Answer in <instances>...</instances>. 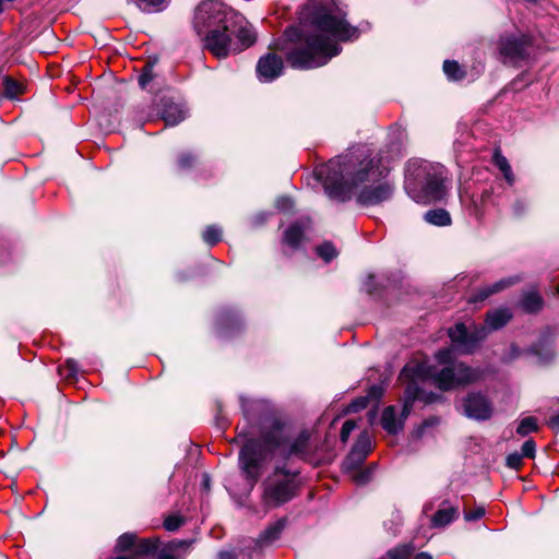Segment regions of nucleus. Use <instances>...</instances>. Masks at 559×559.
Returning a JSON list of instances; mask_svg holds the SVG:
<instances>
[{
	"label": "nucleus",
	"instance_id": "nucleus-11",
	"mask_svg": "<svg viewBox=\"0 0 559 559\" xmlns=\"http://www.w3.org/2000/svg\"><path fill=\"white\" fill-rule=\"evenodd\" d=\"M530 46V36H504L499 41V51L506 60L515 62L526 57Z\"/></svg>",
	"mask_w": 559,
	"mask_h": 559
},
{
	"label": "nucleus",
	"instance_id": "nucleus-34",
	"mask_svg": "<svg viewBox=\"0 0 559 559\" xmlns=\"http://www.w3.org/2000/svg\"><path fill=\"white\" fill-rule=\"evenodd\" d=\"M153 64H145L141 75L139 76V84L142 88L146 87L147 84L153 80Z\"/></svg>",
	"mask_w": 559,
	"mask_h": 559
},
{
	"label": "nucleus",
	"instance_id": "nucleus-28",
	"mask_svg": "<svg viewBox=\"0 0 559 559\" xmlns=\"http://www.w3.org/2000/svg\"><path fill=\"white\" fill-rule=\"evenodd\" d=\"M3 87H4V95L8 98H16L19 95L23 94L25 91V87L22 83L5 76L3 80Z\"/></svg>",
	"mask_w": 559,
	"mask_h": 559
},
{
	"label": "nucleus",
	"instance_id": "nucleus-27",
	"mask_svg": "<svg viewBox=\"0 0 559 559\" xmlns=\"http://www.w3.org/2000/svg\"><path fill=\"white\" fill-rule=\"evenodd\" d=\"M414 546L412 544L399 545L386 551L384 559H409L414 552Z\"/></svg>",
	"mask_w": 559,
	"mask_h": 559
},
{
	"label": "nucleus",
	"instance_id": "nucleus-12",
	"mask_svg": "<svg viewBox=\"0 0 559 559\" xmlns=\"http://www.w3.org/2000/svg\"><path fill=\"white\" fill-rule=\"evenodd\" d=\"M464 414L476 420L489 419L492 415V405L488 399L480 393H469L463 400Z\"/></svg>",
	"mask_w": 559,
	"mask_h": 559
},
{
	"label": "nucleus",
	"instance_id": "nucleus-6",
	"mask_svg": "<svg viewBox=\"0 0 559 559\" xmlns=\"http://www.w3.org/2000/svg\"><path fill=\"white\" fill-rule=\"evenodd\" d=\"M510 319L509 310L498 309L487 314L486 325L474 326L473 331H468L463 323H457L449 330V336L459 350L472 353L477 344L487 337L488 329L498 330Z\"/></svg>",
	"mask_w": 559,
	"mask_h": 559
},
{
	"label": "nucleus",
	"instance_id": "nucleus-20",
	"mask_svg": "<svg viewBox=\"0 0 559 559\" xmlns=\"http://www.w3.org/2000/svg\"><path fill=\"white\" fill-rule=\"evenodd\" d=\"M160 115L167 126H176L185 119L186 111L178 104L165 102Z\"/></svg>",
	"mask_w": 559,
	"mask_h": 559
},
{
	"label": "nucleus",
	"instance_id": "nucleus-29",
	"mask_svg": "<svg viewBox=\"0 0 559 559\" xmlns=\"http://www.w3.org/2000/svg\"><path fill=\"white\" fill-rule=\"evenodd\" d=\"M353 449L359 451L365 457L371 452L372 441L371 437L367 431H364L359 435L357 441L353 445Z\"/></svg>",
	"mask_w": 559,
	"mask_h": 559
},
{
	"label": "nucleus",
	"instance_id": "nucleus-14",
	"mask_svg": "<svg viewBox=\"0 0 559 559\" xmlns=\"http://www.w3.org/2000/svg\"><path fill=\"white\" fill-rule=\"evenodd\" d=\"M366 457L352 448L349 454L345 459L343 466L348 473H352V479L357 484H366L372 474L373 467L359 469Z\"/></svg>",
	"mask_w": 559,
	"mask_h": 559
},
{
	"label": "nucleus",
	"instance_id": "nucleus-40",
	"mask_svg": "<svg viewBox=\"0 0 559 559\" xmlns=\"http://www.w3.org/2000/svg\"><path fill=\"white\" fill-rule=\"evenodd\" d=\"M521 451H522V453H521L522 456L534 457L535 451H536L535 442L532 439L526 440L523 443Z\"/></svg>",
	"mask_w": 559,
	"mask_h": 559
},
{
	"label": "nucleus",
	"instance_id": "nucleus-1",
	"mask_svg": "<svg viewBox=\"0 0 559 559\" xmlns=\"http://www.w3.org/2000/svg\"><path fill=\"white\" fill-rule=\"evenodd\" d=\"M298 27H290L285 37L294 43L287 60L296 69H314L326 64L341 51L338 41L358 36L335 7L333 0H308L298 13Z\"/></svg>",
	"mask_w": 559,
	"mask_h": 559
},
{
	"label": "nucleus",
	"instance_id": "nucleus-21",
	"mask_svg": "<svg viewBox=\"0 0 559 559\" xmlns=\"http://www.w3.org/2000/svg\"><path fill=\"white\" fill-rule=\"evenodd\" d=\"M459 516V510L454 507L439 509L431 519L433 527H444Z\"/></svg>",
	"mask_w": 559,
	"mask_h": 559
},
{
	"label": "nucleus",
	"instance_id": "nucleus-22",
	"mask_svg": "<svg viewBox=\"0 0 559 559\" xmlns=\"http://www.w3.org/2000/svg\"><path fill=\"white\" fill-rule=\"evenodd\" d=\"M284 526V520H280L274 524L270 525L263 533H261L259 539L255 542V545L258 547L270 545L280 537Z\"/></svg>",
	"mask_w": 559,
	"mask_h": 559
},
{
	"label": "nucleus",
	"instance_id": "nucleus-19",
	"mask_svg": "<svg viewBox=\"0 0 559 559\" xmlns=\"http://www.w3.org/2000/svg\"><path fill=\"white\" fill-rule=\"evenodd\" d=\"M309 224V219L292 224L284 233V242L292 248H297L304 239L305 229Z\"/></svg>",
	"mask_w": 559,
	"mask_h": 559
},
{
	"label": "nucleus",
	"instance_id": "nucleus-33",
	"mask_svg": "<svg viewBox=\"0 0 559 559\" xmlns=\"http://www.w3.org/2000/svg\"><path fill=\"white\" fill-rule=\"evenodd\" d=\"M317 253L326 262L336 257V250L330 242H325L317 248Z\"/></svg>",
	"mask_w": 559,
	"mask_h": 559
},
{
	"label": "nucleus",
	"instance_id": "nucleus-10",
	"mask_svg": "<svg viewBox=\"0 0 559 559\" xmlns=\"http://www.w3.org/2000/svg\"><path fill=\"white\" fill-rule=\"evenodd\" d=\"M223 28L222 24L209 29L204 33V47L215 57L222 59L226 58L231 52H238V47L234 45V34L236 29Z\"/></svg>",
	"mask_w": 559,
	"mask_h": 559
},
{
	"label": "nucleus",
	"instance_id": "nucleus-39",
	"mask_svg": "<svg viewBox=\"0 0 559 559\" xmlns=\"http://www.w3.org/2000/svg\"><path fill=\"white\" fill-rule=\"evenodd\" d=\"M356 428V421L355 420H346L343 424L342 430H341V440L343 442H347L350 433Z\"/></svg>",
	"mask_w": 559,
	"mask_h": 559
},
{
	"label": "nucleus",
	"instance_id": "nucleus-16",
	"mask_svg": "<svg viewBox=\"0 0 559 559\" xmlns=\"http://www.w3.org/2000/svg\"><path fill=\"white\" fill-rule=\"evenodd\" d=\"M233 28L236 29L234 34V45L238 47V51H241L255 41V36L241 15L235 13V20L233 19Z\"/></svg>",
	"mask_w": 559,
	"mask_h": 559
},
{
	"label": "nucleus",
	"instance_id": "nucleus-32",
	"mask_svg": "<svg viewBox=\"0 0 559 559\" xmlns=\"http://www.w3.org/2000/svg\"><path fill=\"white\" fill-rule=\"evenodd\" d=\"M222 229L216 226H209L203 233V240L213 246L221 240Z\"/></svg>",
	"mask_w": 559,
	"mask_h": 559
},
{
	"label": "nucleus",
	"instance_id": "nucleus-44",
	"mask_svg": "<svg viewBox=\"0 0 559 559\" xmlns=\"http://www.w3.org/2000/svg\"><path fill=\"white\" fill-rule=\"evenodd\" d=\"M436 358L440 364H448L452 359V349L451 348H444L439 350L436 354Z\"/></svg>",
	"mask_w": 559,
	"mask_h": 559
},
{
	"label": "nucleus",
	"instance_id": "nucleus-15",
	"mask_svg": "<svg viewBox=\"0 0 559 559\" xmlns=\"http://www.w3.org/2000/svg\"><path fill=\"white\" fill-rule=\"evenodd\" d=\"M283 60L274 53H267L260 58L257 64V72L260 81L271 82L283 72Z\"/></svg>",
	"mask_w": 559,
	"mask_h": 559
},
{
	"label": "nucleus",
	"instance_id": "nucleus-25",
	"mask_svg": "<svg viewBox=\"0 0 559 559\" xmlns=\"http://www.w3.org/2000/svg\"><path fill=\"white\" fill-rule=\"evenodd\" d=\"M134 3L142 12L155 13L166 8V0H129Z\"/></svg>",
	"mask_w": 559,
	"mask_h": 559
},
{
	"label": "nucleus",
	"instance_id": "nucleus-7",
	"mask_svg": "<svg viewBox=\"0 0 559 559\" xmlns=\"http://www.w3.org/2000/svg\"><path fill=\"white\" fill-rule=\"evenodd\" d=\"M235 12L218 0H205L201 2L194 12L193 26L199 35L222 24L223 28L233 25Z\"/></svg>",
	"mask_w": 559,
	"mask_h": 559
},
{
	"label": "nucleus",
	"instance_id": "nucleus-17",
	"mask_svg": "<svg viewBox=\"0 0 559 559\" xmlns=\"http://www.w3.org/2000/svg\"><path fill=\"white\" fill-rule=\"evenodd\" d=\"M518 282H520L519 276H511V277L502 278L491 285L484 286L477 290V293L473 297V301H475V302L483 301L486 298H488L489 296L497 294L501 290H504L508 287L516 284Z\"/></svg>",
	"mask_w": 559,
	"mask_h": 559
},
{
	"label": "nucleus",
	"instance_id": "nucleus-3",
	"mask_svg": "<svg viewBox=\"0 0 559 559\" xmlns=\"http://www.w3.org/2000/svg\"><path fill=\"white\" fill-rule=\"evenodd\" d=\"M386 174L380 160L354 154L331 159L316 170L330 199L344 202L356 197L364 206L378 205L392 197L393 187L384 180Z\"/></svg>",
	"mask_w": 559,
	"mask_h": 559
},
{
	"label": "nucleus",
	"instance_id": "nucleus-47",
	"mask_svg": "<svg viewBox=\"0 0 559 559\" xmlns=\"http://www.w3.org/2000/svg\"><path fill=\"white\" fill-rule=\"evenodd\" d=\"M503 176H504V179L507 180V182L511 186L514 183V176L512 174V169L511 167L509 168L508 173H502Z\"/></svg>",
	"mask_w": 559,
	"mask_h": 559
},
{
	"label": "nucleus",
	"instance_id": "nucleus-46",
	"mask_svg": "<svg viewBox=\"0 0 559 559\" xmlns=\"http://www.w3.org/2000/svg\"><path fill=\"white\" fill-rule=\"evenodd\" d=\"M66 366L69 369V376H74L76 373L78 369L74 360H68Z\"/></svg>",
	"mask_w": 559,
	"mask_h": 559
},
{
	"label": "nucleus",
	"instance_id": "nucleus-51",
	"mask_svg": "<svg viewBox=\"0 0 559 559\" xmlns=\"http://www.w3.org/2000/svg\"><path fill=\"white\" fill-rule=\"evenodd\" d=\"M209 486H210V485H209V478H207V477H205V478H204V487H205V488H209Z\"/></svg>",
	"mask_w": 559,
	"mask_h": 559
},
{
	"label": "nucleus",
	"instance_id": "nucleus-26",
	"mask_svg": "<svg viewBox=\"0 0 559 559\" xmlns=\"http://www.w3.org/2000/svg\"><path fill=\"white\" fill-rule=\"evenodd\" d=\"M521 305L526 312L533 313L543 308V299L537 293L531 292L523 296Z\"/></svg>",
	"mask_w": 559,
	"mask_h": 559
},
{
	"label": "nucleus",
	"instance_id": "nucleus-41",
	"mask_svg": "<svg viewBox=\"0 0 559 559\" xmlns=\"http://www.w3.org/2000/svg\"><path fill=\"white\" fill-rule=\"evenodd\" d=\"M293 206H294L293 200L288 197L278 198L276 201V207L280 211L288 212L293 209Z\"/></svg>",
	"mask_w": 559,
	"mask_h": 559
},
{
	"label": "nucleus",
	"instance_id": "nucleus-42",
	"mask_svg": "<svg viewBox=\"0 0 559 559\" xmlns=\"http://www.w3.org/2000/svg\"><path fill=\"white\" fill-rule=\"evenodd\" d=\"M195 157L189 153H183L179 156L178 165L180 168L186 169L193 165Z\"/></svg>",
	"mask_w": 559,
	"mask_h": 559
},
{
	"label": "nucleus",
	"instance_id": "nucleus-52",
	"mask_svg": "<svg viewBox=\"0 0 559 559\" xmlns=\"http://www.w3.org/2000/svg\"><path fill=\"white\" fill-rule=\"evenodd\" d=\"M557 293L559 294V286L557 287Z\"/></svg>",
	"mask_w": 559,
	"mask_h": 559
},
{
	"label": "nucleus",
	"instance_id": "nucleus-38",
	"mask_svg": "<svg viewBox=\"0 0 559 559\" xmlns=\"http://www.w3.org/2000/svg\"><path fill=\"white\" fill-rule=\"evenodd\" d=\"M493 160H495V164L496 166L502 171V173H508L509 168L511 167L508 159L500 153V152H495V155H493Z\"/></svg>",
	"mask_w": 559,
	"mask_h": 559
},
{
	"label": "nucleus",
	"instance_id": "nucleus-4",
	"mask_svg": "<svg viewBox=\"0 0 559 559\" xmlns=\"http://www.w3.org/2000/svg\"><path fill=\"white\" fill-rule=\"evenodd\" d=\"M405 190L417 203L441 200L444 195L443 167L421 159H411L405 170Z\"/></svg>",
	"mask_w": 559,
	"mask_h": 559
},
{
	"label": "nucleus",
	"instance_id": "nucleus-43",
	"mask_svg": "<svg viewBox=\"0 0 559 559\" xmlns=\"http://www.w3.org/2000/svg\"><path fill=\"white\" fill-rule=\"evenodd\" d=\"M522 455L519 453H511L507 456V465L511 468L518 469L522 465Z\"/></svg>",
	"mask_w": 559,
	"mask_h": 559
},
{
	"label": "nucleus",
	"instance_id": "nucleus-9",
	"mask_svg": "<svg viewBox=\"0 0 559 559\" xmlns=\"http://www.w3.org/2000/svg\"><path fill=\"white\" fill-rule=\"evenodd\" d=\"M436 399V395L424 392L415 381H411L404 392V404L402 411V418H397L394 406H388L384 408L381 417V425L385 431L391 435L397 433L403 428V419H405L413 407L415 401H423L425 403H431Z\"/></svg>",
	"mask_w": 559,
	"mask_h": 559
},
{
	"label": "nucleus",
	"instance_id": "nucleus-5",
	"mask_svg": "<svg viewBox=\"0 0 559 559\" xmlns=\"http://www.w3.org/2000/svg\"><path fill=\"white\" fill-rule=\"evenodd\" d=\"M261 502L269 509L280 508L292 501L300 488L299 472L287 463H276L261 483Z\"/></svg>",
	"mask_w": 559,
	"mask_h": 559
},
{
	"label": "nucleus",
	"instance_id": "nucleus-13",
	"mask_svg": "<svg viewBox=\"0 0 559 559\" xmlns=\"http://www.w3.org/2000/svg\"><path fill=\"white\" fill-rule=\"evenodd\" d=\"M158 547L157 538L138 539L135 534L126 533L118 538L117 548L121 551L130 550L134 556H145L154 552Z\"/></svg>",
	"mask_w": 559,
	"mask_h": 559
},
{
	"label": "nucleus",
	"instance_id": "nucleus-23",
	"mask_svg": "<svg viewBox=\"0 0 559 559\" xmlns=\"http://www.w3.org/2000/svg\"><path fill=\"white\" fill-rule=\"evenodd\" d=\"M381 394H382L381 388L372 386L369 390V393H368L367 396H360V397L354 400L348 405V412L357 413V412H359L361 409H365L368 406L370 399L378 400L381 396Z\"/></svg>",
	"mask_w": 559,
	"mask_h": 559
},
{
	"label": "nucleus",
	"instance_id": "nucleus-30",
	"mask_svg": "<svg viewBox=\"0 0 559 559\" xmlns=\"http://www.w3.org/2000/svg\"><path fill=\"white\" fill-rule=\"evenodd\" d=\"M443 71L451 80L459 81L464 76L460 64L456 61L445 60L443 63Z\"/></svg>",
	"mask_w": 559,
	"mask_h": 559
},
{
	"label": "nucleus",
	"instance_id": "nucleus-31",
	"mask_svg": "<svg viewBox=\"0 0 559 559\" xmlns=\"http://www.w3.org/2000/svg\"><path fill=\"white\" fill-rule=\"evenodd\" d=\"M535 430H537V421L534 417L523 418L516 428V432L522 437Z\"/></svg>",
	"mask_w": 559,
	"mask_h": 559
},
{
	"label": "nucleus",
	"instance_id": "nucleus-48",
	"mask_svg": "<svg viewBox=\"0 0 559 559\" xmlns=\"http://www.w3.org/2000/svg\"><path fill=\"white\" fill-rule=\"evenodd\" d=\"M549 425L552 429L559 430V414L550 418Z\"/></svg>",
	"mask_w": 559,
	"mask_h": 559
},
{
	"label": "nucleus",
	"instance_id": "nucleus-36",
	"mask_svg": "<svg viewBox=\"0 0 559 559\" xmlns=\"http://www.w3.org/2000/svg\"><path fill=\"white\" fill-rule=\"evenodd\" d=\"M218 559H251V552L246 550H240L237 554L221 551L218 554Z\"/></svg>",
	"mask_w": 559,
	"mask_h": 559
},
{
	"label": "nucleus",
	"instance_id": "nucleus-8",
	"mask_svg": "<svg viewBox=\"0 0 559 559\" xmlns=\"http://www.w3.org/2000/svg\"><path fill=\"white\" fill-rule=\"evenodd\" d=\"M426 376L442 391L453 390L474 383L480 379V371L462 362L453 364L437 371L429 368Z\"/></svg>",
	"mask_w": 559,
	"mask_h": 559
},
{
	"label": "nucleus",
	"instance_id": "nucleus-45",
	"mask_svg": "<svg viewBox=\"0 0 559 559\" xmlns=\"http://www.w3.org/2000/svg\"><path fill=\"white\" fill-rule=\"evenodd\" d=\"M513 210L516 215H521L526 210V204L523 201H516Z\"/></svg>",
	"mask_w": 559,
	"mask_h": 559
},
{
	"label": "nucleus",
	"instance_id": "nucleus-24",
	"mask_svg": "<svg viewBox=\"0 0 559 559\" xmlns=\"http://www.w3.org/2000/svg\"><path fill=\"white\" fill-rule=\"evenodd\" d=\"M425 219L436 226H447L451 223L450 214L443 209L430 210L425 214Z\"/></svg>",
	"mask_w": 559,
	"mask_h": 559
},
{
	"label": "nucleus",
	"instance_id": "nucleus-35",
	"mask_svg": "<svg viewBox=\"0 0 559 559\" xmlns=\"http://www.w3.org/2000/svg\"><path fill=\"white\" fill-rule=\"evenodd\" d=\"M182 523H183L182 518L171 515V516H168L167 519H165L164 527L169 532H174V531L178 530L182 525Z\"/></svg>",
	"mask_w": 559,
	"mask_h": 559
},
{
	"label": "nucleus",
	"instance_id": "nucleus-18",
	"mask_svg": "<svg viewBox=\"0 0 559 559\" xmlns=\"http://www.w3.org/2000/svg\"><path fill=\"white\" fill-rule=\"evenodd\" d=\"M190 545V540H173L160 549L157 559H183Z\"/></svg>",
	"mask_w": 559,
	"mask_h": 559
},
{
	"label": "nucleus",
	"instance_id": "nucleus-50",
	"mask_svg": "<svg viewBox=\"0 0 559 559\" xmlns=\"http://www.w3.org/2000/svg\"><path fill=\"white\" fill-rule=\"evenodd\" d=\"M414 559H432V557L428 552H420Z\"/></svg>",
	"mask_w": 559,
	"mask_h": 559
},
{
	"label": "nucleus",
	"instance_id": "nucleus-49",
	"mask_svg": "<svg viewBox=\"0 0 559 559\" xmlns=\"http://www.w3.org/2000/svg\"><path fill=\"white\" fill-rule=\"evenodd\" d=\"M409 373H411V368H409L408 366H406V367L402 370V372H401V374H400V379H406V378H408V377H409Z\"/></svg>",
	"mask_w": 559,
	"mask_h": 559
},
{
	"label": "nucleus",
	"instance_id": "nucleus-37",
	"mask_svg": "<svg viewBox=\"0 0 559 559\" xmlns=\"http://www.w3.org/2000/svg\"><path fill=\"white\" fill-rule=\"evenodd\" d=\"M485 515V508L483 506L476 507L474 510H466L464 512V519L468 522L477 521Z\"/></svg>",
	"mask_w": 559,
	"mask_h": 559
},
{
	"label": "nucleus",
	"instance_id": "nucleus-2",
	"mask_svg": "<svg viewBox=\"0 0 559 559\" xmlns=\"http://www.w3.org/2000/svg\"><path fill=\"white\" fill-rule=\"evenodd\" d=\"M241 407L247 420L261 428V438L248 440L239 452V468L252 490L261 476L266 452L281 450L285 460L302 457L308 450L309 433L304 431L289 442L280 411L266 400L241 397Z\"/></svg>",
	"mask_w": 559,
	"mask_h": 559
}]
</instances>
